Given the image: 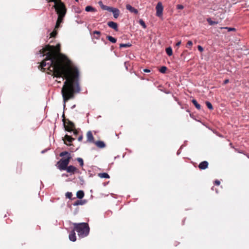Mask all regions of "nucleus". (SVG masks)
Returning a JSON list of instances; mask_svg holds the SVG:
<instances>
[{"label": "nucleus", "instance_id": "nucleus-35", "mask_svg": "<svg viewBox=\"0 0 249 249\" xmlns=\"http://www.w3.org/2000/svg\"><path fill=\"white\" fill-rule=\"evenodd\" d=\"M183 6L181 4H178L177 5V8L178 9H182L183 8Z\"/></svg>", "mask_w": 249, "mask_h": 249}, {"label": "nucleus", "instance_id": "nucleus-34", "mask_svg": "<svg viewBox=\"0 0 249 249\" xmlns=\"http://www.w3.org/2000/svg\"><path fill=\"white\" fill-rule=\"evenodd\" d=\"M197 49H198V51H200V52H203L204 50L203 48L200 45H198L197 46Z\"/></svg>", "mask_w": 249, "mask_h": 249}, {"label": "nucleus", "instance_id": "nucleus-24", "mask_svg": "<svg viewBox=\"0 0 249 249\" xmlns=\"http://www.w3.org/2000/svg\"><path fill=\"white\" fill-rule=\"evenodd\" d=\"M207 22L209 23V24L210 25H214V24H218V21H213L211 18H208L207 19Z\"/></svg>", "mask_w": 249, "mask_h": 249}, {"label": "nucleus", "instance_id": "nucleus-20", "mask_svg": "<svg viewBox=\"0 0 249 249\" xmlns=\"http://www.w3.org/2000/svg\"><path fill=\"white\" fill-rule=\"evenodd\" d=\"M98 176L101 178H109V176L107 173H99Z\"/></svg>", "mask_w": 249, "mask_h": 249}, {"label": "nucleus", "instance_id": "nucleus-8", "mask_svg": "<svg viewBox=\"0 0 249 249\" xmlns=\"http://www.w3.org/2000/svg\"><path fill=\"white\" fill-rule=\"evenodd\" d=\"M74 138L71 137V136H69L68 135H66L65 136L64 138L63 139V140L64 141L65 144L69 146L71 145V143L73 141H74Z\"/></svg>", "mask_w": 249, "mask_h": 249}, {"label": "nucleus", "instance_id": "nucleus-2", "mask_svg": "<svg viewBox=\"0 0 249 249\" xmlns=\"http://www.w3.org/2000/svg\"><path fill=\"white\" fill-rule=\"evenodd\" d=\"M73 229L77 232L80 238H84L87 236L89 232V227L88 223L85 222L74 223Z\"/></svg>", "mask_w": 249, "mask_h": 249}, {"label": "nucleus", "instance_id": "nucleus-6", "mask_svg": "<svg viewBox=\"0 0 249 249\" xmlns=\"http://www.w3.org/2000/svg\"><path fill=\"white\" fill-rule=\"evenodd\" d=\"M156 15L158 17H160L162 15V12L163 7L162 6V3L160 2H159L156 5Z\"/></svg>", "mask_w": 249, "mask_h": 249}, {"label": "nucleus", "instance_id": "nucleus-12", "mask_svg": "<svg viewBox=\"0 0 249 249\" xmlns=\"http://www.w3.org/2000/svg\"><path fill=\"white\" fill-rule=\"evenodd\" d=\"M87 141L89 142L93 143L94 141V137L92 134V132L90 131H89L87 133Z\"/></svg>", "mask_w": 249, "mask_h": 249}, {"label": "nucleus", "instance_id": "nucleus-11", "mask_svg": "<svg viewBox=\"0 0 249 249\" xmlns=\"http://www.w3.org/2000/svg\"><path fill=\"white\" fill-rule=\"evenodd\" d=\"M107 25L111 28L114 29L115 31H118V24L113 21H109L107 22Z\"/></svg>", "mask_w": 249, "mask_h": 249}, {"label": "nucleus", "instance_id": "nucleus-15", "mask_svg": "<svg viewBox=\"0 0 249 249\" xmlns=\"http://www.w3.org/2000/svg\"><path fill=\"white\" fill-rule=\"evenodd\" d=\"M86 202V200H77L73 203L72 205L74 206L78 205H83L85 204Z\"/></svg>", "mask_w": 249, "mask_h": 249}, {"label": "nucleus", "instance_id": "nucleus-41", "mask_svg": "<svg viewBox=\"0 0 249 249\" xmlns=\"http://www.w3.org/2000/svg\"><path fill=\"white\" fill-rule=\"evenodd\" d=\"M229 82V80L227 79H225L224 81V82H223V84L224 85H226L227 84H228V83Z\"/></svg>", "mask_w": 249, "mask_h": 249}, {"label": "nucleus", "instance_id": "nucleus-4", "mask_svg": "<svg viewBox=\"0 0 249 249\" xmlns=\"http://www.w3.org/2000/svg\"><path fill=\"white\" fill-rule=\"evenodd\" d=\"M71 158V156H68L67 159H61L59 161H58L57 162L58 168L60 170H65L66 169H67V167L68 166Z\"/></svg>", "mask_w": 249, "mask_h": 249}, {"label": "nucleus", "instance_id": "nucleus-22", "mask_svg": "<svg viewBox=\"0 0 249 249\" xmlns=\"http://www.w3.org/2000/svg\"><path fill=\"white\" fill-rule=\"evenodd\" d=\"M98 4L100 6L101 8L104 10H107L109 7L108 6L105 5L104 4H103V3L101 0H100L98 2Z\"/></svg>", "mask_w": 249, "mask_h": 249}, {"label": "nucleus", "instance_id": "nucleus-9", "mask_svg": "<svg viewBox=\"0 0 249 249\" xmlns=\"http://www.w3.org/2000/svg\"><path fill=\"white\" fill-rule=\"evenodd\" d=\"M69 238L70 241L72 242H75L76 240V236L75 233V230L73 229V230L71 231L69 235Z\"/></svg>", "mask_w": 249, "mask_h": 249}, {"label": "nucleus", "instance_id": "nucleus-18", "mask_svg": "<svg viewBox=\"0 0 249 249\" xmlns=\"http://www.w3.org/2000/svg\"><path fill=\"white\" fill-rule=\"evenodd\" d=\"M85 11L88 12H96V9L91 6H87L85 8Z\"/></svg>", "mask_w": 249, "mask_h": 249}, {"label": "nucleus", "instance_id": "nucleus-39", "mask_svg": "<svg viewBox=\"0 0 249 249\" xmlns=\"http://www.w3.org/2000/svg\"><path fill=\"white\" fill-rule=\"evenodd\" d=\"M187 45H188V46H192V45H193V42H192V41H190V40L188 41L187 42Z\"/></svg>", "mask_w": 249, "mask_h": 249}, {"label": "nucleus", "instance_id": "nucleus-47", "mask_svg": "<svg viewBox=\"0 0 249 249\" xmlns=\"http://www.w3.org/2000/svg\"><path fill=\"white\" fill-rule=\"evenodd\" d=\"M46 150H43L42 151L41 153H44V152H45Z\"/></svg>", "mask_w": 249, "mask_h": 249}, {"label": "nucleus", "instance_id": "nucleus-28", "mask_svg": "<svg viewBox=\"0 0 249 249\" xmlns=\"http://www.w3.org/2000/svg\"><path fill=\"white\" fill-rule=\"evenodd\" d=\"M206 105L207 107L209 109L212 110L213 109V107L212 104L210 102L206 101Z\"/></svg>", "mask_w": 249, "mask_h": 249}, {"label": "nucleus", "instance_id": "nucleus-26", "mask_svg": "<svg viewBox=\"0 0 249 249\" xmlns=\"http://www.w3.org/2000/svg\"><path fill=\"white\" fill-rule=\"evenodd\" d=\"M166 53L169 56H171L173 54L172 49L171 47H168L166 49Z\"/></svg>", "mask_w": 249, "mask_h": 249}, {"label": "nucleus", "instance_id": "nucleus-16", "mask_svg": "<svg viewBox=\"0 0 249 249\" xmlns=\"http://www.w3.org/2000/svg\"><path fill=\"white\" fill-rule=\"evenodd\" d=\"M76 170V167L72 165H70L67 167V169H66L65 170H66L68 173H74Z\"/></svg>", "mask_w": 249, "mask_h": 249}, {"label": "nucleus", "instance_id": "nucleus-27", "mask_svg": "<svg viewBox=\"0 0 249 249\" xmlns=\"http://www.w3.org/2000/svg\"><path fill=\"white\" fill-rule=\"evenodd\" d=\"M167 69V68L166 67L162 66L159 70V71L160 72H161L162 73H165L166 72Z\"/></svg>", "mask_w": 249, "mask_h": 249}, {"label": "nucleus", "instance_id": "nucleus-42", "mask_svg": "<svg viewBox=\"0 0 249 249\" xmlns=\"http://www.w3.org/2000/svg\"><path fill=\"white\" fill-rule=\"evenodd\" d=\"M82 139H83V136H82V135H81L78 138V141H81L82 140Z\"/></svg>", "mask_w": 249, "mask_h": 249}, {"label": "nucleus", "instance_id": "nucleus-37", "mask_svg": "<svg viewBox=\"0 0 249 249\" xmlns=\"http://www.w3.org/2000/svg\"><path fill=\"white\" fill-rule=\"evenodd\" d=\"M225 28L228 29V31L235 30V29L233 28L225 27Z\"/></svg>", "mask_w": 249, "mask_h": 249}, {"label": "nucleus", "instance_id": "nucleus-19", "mask_svg": "<svg viewBox=\"0 0 249 249\" xmlns=\"http://www.w3.org/2000/svg\"><path fill=\"white\" fill-rule=\"evenodd\" d=\"M76 196L79 199H82L84 196V192L82 190L77 191L76 193Z\"/></svg>", "mask_w": 249, "mask_h": 249}, {"label": "nucleus", "instance_id": "nucleus-23", "mask_svg": "<svg viewBox=\"0 0 249 249\" xmlns=\"http://www.w3.org/2000/svg\"><path fill=\"white\" fill-rule=\"evenodd\" d=\"M107 39L109 41H110L111 42L113 43H116V41H117V39H116L115 38H114V37H112V36H107Z\"/></svg>", "mask_w": 249, "mask_h": 249}, {"label": "nucleus", "instance_id": "nucleus-45", "mask_svg": "<svg viewBox=\"0 0 249 249\" xmlns=\"http://www.w3.org/2000/svg\"><path fill=\"white\" fill-rule=\"evenodd\" d=\"M59 26H60V24L56 22L55 28H58L59 27Z\"/></svg>", "mask_w": 249, "mask_h": 249}, {"label": "nucleus", "instance_id": "nucleus-21", "mask_svg": "<svg viewBox=\"0 0 249 249\" xmlns=\"http://www.w3.org/2000/svg\"><path fill=\"white\" fill-rule=\"evenodd\" d=\"M192 102L197 109H199V110L200 109L201 106L197 103V102L196 101V100L193 99Z\"/></svg>", "mask_w": 249, "mask_h": 249}, {"label": "nucleus", "instance_id": "nucleus-25", "mask_svg": "<svg viewBox=\"0 0 249 249\" xmlns=\"http://www.w3.org/2000/svg\"><path fill=\"white\" fill-rule=\"evenodd\" d=\"M132 46V44L130 43H121L120 44V48H127L130 47Z\"/></svg>", "mask_w": 249, "mask_h": 249}, {"label": "nucleus", "instance_id": "nucleus-5", "mask_svg": "<svg viewBox=\"0 0 249 249\" xmlns=\"http://www.w3.org/2000/svg\"><path fill=\"white\" fill-rule=\"evenodd\" d=\"M107 11L112 12L115 18H117L120 14V10L117 8L109 6Z\"/></svg>", "mask_w": 249, "mask_h": 249}, {"label": "nucleus", "instance_id": "nucleus-10", "mask_svg": "<svg viewBox=\"0 0 249 249\" xmlns=\"http://www.w3.org/2000/svg\"><path fill=\"white\" fill-rule=\"evenodd\" d=\"M126 9L129 12L133 13L135 14H138V10L129 4L126 5Z\"/></svg>", "mask_w": 249, "mask_h": 249}, {"label": "nucleus", "instance_id": "nucleus-13", "mask_svg": "<svg viewBox=\"0 0 249 249\" xmlns=\"http://www.w3.org/2000/svg\"><path fill=\"white\" fill-rule=\"evenodd\" d=\"M208 162L207 161H203L200 162L198 165V167L200 169H206L208 166Z\"/></svg>", "mask_w": 249, "mask_h": 249}, {"label": "nucleus", "instance_id": "nucleus-7", "mask_svg": "<svg viewBox=\"0 0 249 249\" xmlns=\"http://www.w3.org/2000/svg\"><path fill=\"white\" fill-rule=\"evenodd\" d=\"M63 124L66 131L68 132H72L74 129H75V125L73 122L69 121L68 125H65V123L64 122Z\"/></svg>", "mask_w": 249, "mask_h": 249}, {"label": "nucleus", "instance_id": "nucleus-29", "mask_svg": "<svg viewBox=\"0 0 249 249\" xmlns=\"http://www.w3.org/2000/svg\"><path fill=\"white\" fill-rule=\"evenodd\" d=\"M139 23L140 24V25H141L142 26V27L144 29H145L146 28V25L144 21L142 19H140Z\"/></svg>", "mask_w": 249, "mask_h": 249}, {"label": "nucleus", "instance_id": "nucleus-30", "mask_svg": "<svg viewBox=\"0 0 249 249\" xmlns=\"http://www.w3.org/2000/svg\"><path fill=\"white\" fill-rule=\"evenodd\" d=\"M77 160L78 161V162L80 163V165L81 166H83V165H84V162H83V160L82 158H78L77 159Z\"/></svg>", "mask_w": 249, "mask_h": 249}, {"label": "nucleus", "instance_id": "nucleus-33", "mask_svg": "<svg viewBox=\"0 0 249 249\" xmlns=\"http://www.w3.org/2000/svg\"><path fill=\"white\" fill-rule=\"evenodd\" d=\"M74 10L75 12L77 13H80L81 12V9L78 7L75 8Z\"/></svg>", "mask_w": 249, "mask_h": 249}, {"label": "nucleus", "instance_id": "nucleus-36", "mask_svg": "<svg viewBox=\"0 0 249 249\" xmlns=\"http://www.w3.org/2000/svg\"><path fill=\"white\" fill-rule=\"evenodd\" d=\"M56 34H57V33H56V32L53 31V32L52 33H51L50 34V35H51V37H54V36H55V35H56Z\"/></svg>", "mask_w": 249, "mask_h": 249}, {"label": "nucleus", "instance_id": "nucleus-40", "mask_svg": "<svg viewBox=\"0 0 249 249\" xmlns=\"http://www.w3.org/2000/svg\"><path fill=\"white\" fill-rule=\"evenodd\" d=\"M73 131V135H74V136H76V135H77V134H78V131H77V130H75V129H74L73 130V131Z\"/></svg>", "mask_w": 249, "mask_h": 249}, {"label": "nucleus", "instance_id": "nucleus-3", "mask_svg": "<svg viewBox=\"0 0 249 249\" xmlns=\"http://www.w3.org/2000/svg\"><path fill=\"white\" fill-rule=\"evenodd\" d=\"M53 7L58 15L56 22L60 24L62 22L63 18L65 15L66 11V8L62 2L55 3Z\"/></svg>", "mask_w": 249, "mask_h": 249}, {"label": "nucleus", "instance_id": "nucleus-49", "mask_svg": "<svg viewBox=\"0 0 249 249\" xmlns=\"http://www.w3.org/2000/svg\"><path fill=\"white\" fill-rule=\"evenodd\" d=\"M62 116L63 117H64V114H63Z\"/></svg>", "mask_w": 249, "mask_h": 249}, {"label": "nucleus", "instance_id": "nucleus-32", "mask_svg": "<svg viewBox=\"0 0 249 249\" xmlns=\"http://www.w3.org/2000/svg\"><path fill=\"white\" fill-rule=\"evenodd\" d=\"M72 196V194L71 192H67L66 194V196L69 199H71Z\"/></svg>", "mask_w": 249, "mask_h": 249}, {"label": "nucleus", "instance_id": "nucleus-46", "mask_svg": "<svg viewBox=\"0 0 249 249\" xmlns=\"http://www.w3.org/2000/svg\"><path fill=\"white\" fill-rule=\"evenodd\" d=\"M75 107V105H73V106H72L71 108H74Z\"/></svg>", "mask_w": 249, "mask_h": 249}, {"label": "nucleus", "instance_id": "nucleus-38", "mask_svg": "<svg viewBox=\"0 0 249 249\" xmlns=\"http://www.w3.org/2000/svg\"><path fill=\"white\" fill-rule=\"evenodd\" d=\"M220 183V182L218 180H215L214 181V184L216 185H219Z\"/></svg>", "mask_w": 249, "mask_h": 249}, {"label": "nucleus", "instance_id": "nucleus-17", "mask_svg": "<svg viewBox=\"0 0 249 249\" xmlns=\"http://www.w3.org/2000/svg\"><path fill=\"white\" fill-rule=\"evenodd\" d=\"M93 36L96 39H99L101 35V32L98 31H94L92 33Z\"/></svg>", "mask_w": 249, "mask_h": 249}, {"label": "nucleus", "instance_id": "nucleus-31", "mask_svg": "<svg viewBox=\"0 0 249 249\" xmlns=\"http://www.w3.org/2000/svg\"><path fill=\"white\" fill-rule=\"evenodd\" d=\"M68 154L69 155V156H70V154L68 152H67V151H64V152H62L60 153V157H63V156H65L66 155H68Z\"/></svg>", "mask_w": 249, "mask_h": 249}, {"label": "nucleus", "instance_id": "nucleus-14", "mask_svg": "<svg viewBox=\"0 0 249 249\" xmlns=\"http://www.w3.org/2000/svg\"><path fill=\"white\" fill-rule=\"evenodd\" d=\"M94 143L98 147L100 148H103L106 146V144L103 141H98L97 142H94Z\"/></svg>", "mask_w": 249, "mask_h": 249}, {"label": "nucleus", "instance_id": "nucleus-43", "mask_svg": "<svg viewBox=\"0 0 249 249\" xmlns=\"http://www.w3.org/2000/svg\"><path fill=\"white\" fill-rule=\"evenodd\" d=\"M143 71L144 72H150V70L148 69H144Z\"/></svg>", "mask_w": 249, "mask_h": 249}, {"label": "nucleus", "instance_id": "nucleus-48", "mask_svg": "<svg viewBox=\"0 0 249 249\" xmlns=\"http://www.w3.org/2000/svg\"><path fill=\"white\" fill-rule=\"evenodd\" d=\"M58 83H61V81H58L57 80H56Z\"/></svg>", "mask_w": 249, "mask_h": 249}, {"label": "nucleus", "instance_id": "nucleus-50", "mask_svg": "<svg viewBox=\"0 0 249 249\" xmlns=\"http://www.w3.org/2000/svg\"><path fill=\"white\" fill-rule=\"evenodd\" d=\"M75 0L76 1H78V0Z\"/></svg>", "mask_w": 249, "mask_h": 249}, {"label": "nucleus", "instance_id": "nucleus-44", "mask_svg": "<svg viewBox=\"0 0 249 249\" xmlns=\"http://www.w3.org/2000/svg\"><path fill=\"white\" fill-rule=\"evenodd\" d=\"M181 41H179L177 43H176V46H179L180 44H181Z\"/></svg>", "mask_w": 249, "mask_h": 249}, {"label": "nucleus", "instance_id": "nucleus-1", "mask_svg": "<svg viewBox=\"0 0 249 249\" xmlns=\"http://www.w3.org/2000/svg\"><path fill=\"white\" fill-rule=\"evenodd\" d=\"M37 54H39L40 56L46 55L45 59L41 62L39 66L41 70L45 71L48 69L50 71L48 73L53 76V78L61 79L62 80L66 79L61 90L65 108L66 102L69 99L74 98L75 92L78 93L81 90L78 82V70L75 68L72 74L71 70L63 66L54 53L53 46L46 45L40 49Z\"/></svg>", "mask_w": 249, "mask_h": 249}]
</instances>
